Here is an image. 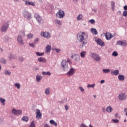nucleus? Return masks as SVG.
<instances>
[{
    "label": "nucleus",
    "instance_id": "nucleus-1",
    "mask_svg": "<svg viewBox=\"0 0 127 127\" xmlns=\"http://www.w3.org/2000/svg\"><path fill=\"white\" fill-rule=\"evenodd\" d=\"M19 34L20 35H18L17 37V42L19 44H20L21 45H24V42H23V40L21 37L25 36V34H24V31H21L20 32Z\"/></svg>",
    "mask_w": 127,
    "mask_h": 127
},
{
    "label": "nucleus",
    "instance_id": "nucleus-2",
    "mask_svg": "<svg viewBox=\"0 0 127 127\" xmlns=\"http://www.w3.org/2000/svg\"><path fill=\"white\" fill-rule=\"evenodd\" d=\"M86 35V34L84 32H80L77 35V38L78 41L79 42H83L84 40H86V38L85 37V36Z\"/></svg>",
    "mask_w": 127,
    "mask_h": 127
},
{
    "label": "nucleus",
    "instance_id": "nucleus-3",
    "mask_svg": "<svg viewBox=\"0 0 127 127\" xmlns=\"http://www.w3.org/2000/svg\"><path fill=\"white\" fill-rule=\"evenodd\" d=\"M90 57H91L92 58H93L95 61H97V62L101 61V57H100V56H99L98 54L96 53H92L90 55Z\"/></svg>",
    "mask_w": 127,
    "mask_h": 127
},
{
    "label": "nucleus",
    "instance_id": "nucleus-4",
    "mask_svg": "<svg viewBox=\"0 0 127 127\" xmlns=\"http://www.w3.org/2000/svg\"><path fill=\"white\" fill-rule=\"evenodd\" d=\"M61 65L64 69V71H66L68 69V64L65 60H63L61 63Z\"/></svg>",
    "mask_w": 127,
    "mask_h": 127
},
{
    "label": "nucleus",
    "instance_id": "nucleus-5",
    "mask_svg": "<svg viewBox=\"0 0 127 127\" xmlns=\"http://www.w3.org/2000/svg\"><path fill=\"white\" fill-rule=\"evenodd\" d=\"M8 28V23H4L1 28L2 32H5Z\"/></svg>",
    "mask_w": 127,
    "mask_h": 127
},
{
    "label": "nucleus",
    "instance_id": "nucleus-6",
    "mask_svg": "<svg viewBox=\"0 0 127 127\" xmlns=\"http://www.w3.org/2000/svg\"><path fill=\"white\" fill-rule=\"evenodd\" d=\"M41 36H43V37H44V38H50L51 36V35L48 33V32H41Z\"/></svg>",
    "mask_w": 127,
    "mask_h": 127
},
{
    "label": "nucleus",
    "instance_id": "nucleus-7",
    "mask_svg": "<svg viewBox=\"0 0 127 127\" xmlns=\"http://www.w3.org/2000/svg\"><path fill=\"white\" fill-rule=\"evenodd\" d=\"M12 114L15 116H20L22 114V111L21 110H16L15 109H13L12 110Z\"/></svg>",
    "mask_w": 127,
    "mask_h": 127
},
{
    "label": "nucleus",
    "instance_id": "nucleus-8",
    "mask_svg": "<svg viewBox=\"0 0 127 127\" xmlns=\"http://www.w3.org/2000/svg\"><path fill=\"white\" fill-rule=\"evenodd\" d=\"M117 45H121V46H127V41H118L117 42Z\"/></svg>",
    "mask_w": 127,
    "mask_h": 127
},
{
    "label": "nucleus",
    "instance_id": "nucleus-9",
    "mask_svg": "<svg viewBox=\"0 0 127 127\" xmlns=\"http://www.w3.org/2000/svg\"><path fill=\"white\" fill-rule=\"evenodd\" d=\"M57 16H65V13L62 10H59L56 14Z\"/></svg>",
    "mask_w": 127,
    "mask_h": 127
},
{
    "label": "nucleus",
    "instance_id": "nucleus-10",
    "mask_svg": "<svg viewBox=\"0 0 127 127\" xmlns=\"http://www.w3.org/2000/svg\"><path fill=\"white\" fill-rule=\"evenodd\" d=\"M36 118L38 119V120L41 119L42 114H41V113H40V110L37 109L36 110Z\"/></svg>",
    "mask_w": 127,
    "mask_h": 127
},
{
    "label": "nucleus",
    "instance_id": "nucleus-11",
    "mask_svg": "<svg viewBox=\"0 0 127 127\" xmlns=\"http://www.w3.org/2000/svg\"><path fill=\"white\" fill-rule=\"evenodd\" d=\"M74 74H75V69L72 67H71L70 70L67 73V76H72V75H74Z\"/></svg>",
    "mask_w": 127,
    "mask_h": 127
},
{
    "label": "nucleus",
    "instance_id": "nucleus-12",
    "mask_svg": "<svg viewBox=\"0 0 127 127\" xmlns=\"http://www.w3.org/2000/svg\"><path fill=\"white\" fill-rule=\"evenodd\" d=\"M119 100L123 101V100H125V99H127V96H126L125 93H121L119 95Z\"/></svg>",
    "mask_w": 127,
    "mask_h": 127
},
{
    "label": "nucleus",
    "instance_id": "nucleus-13",
    "mask_svg": "<svg viewBox=\"0 0 127 127\" xmlns=\"http://www.w3.org/2000/svg\"><path fill=\"white\" fill-rule=\"evenodd\" d=\"M105 36L107 40H110L113 38V36L110 33H106L105 34Z\"/></svg>",
    "mask_w": 127,
    "mask_h": 127
},
{
    "label": "nucleus",
    "instance_id": "nucleus-14",
    "mask_svg": "<svg viewBox=\"0 0 127 127\" xmlns=\"http://www.w3.org/2000/svg\"><path fill=\"white\" fill-rule=\"evenodd\" d=\"M96 42L97 44H98V45H100V46L103 47L105 45V43H104V42L102 41V40H101L100 39H98V40H97Z\"/></svg>",
    "mask_w": 127,
    "mask_h": 127
},
{
    "label": "nucleus",
    "instance_id": "nucleus-15",
    "mask_svg": "<svg viewBox=\"0 0 127 127\" xmlns=\"http://www.w3.org/2000/svg\"><path fill=\"white\" fill-rule=\"evenodd\" d=\"M51 46L50 45H48L46 47V52L47 53H49V52H50V51H51Z\"/></svg>",
    "mask_w": 127,
    "mask_h": 127
},
{
    "label": "nucleus",
    "instance_id": "nucleus-16",
    "mask_svg": "<svg viewBox=\"0 0 127 127\" xmlns=\"http://www.w3.org/2000/svg\"><path fill=\"white\" fill-rule=\"evenodd\" d=\"M120 72L119 71V70H111V75H119V73Z\"/></svg>",
    "mask_w": 127,
    "mask_h": 127
},
{
    "label": "nucleus",
    "instance_id": "nucleus-17",
    "mask_svg": "<svg viewBox=\"0 0 127 127\" xmlns=\"http://www.w3.org/2000/svg\"><path fill=\"white\" fill-rule=\"evenodd\" d=\"M38 61L39 62H43L44 63H46V59L45 58H39L38 59Z\"/></svg>",
    "mask_w": 127,
    "mask_h": 127
},
{
    "label": "nucleus",
    "instance_id": "nucleus-18",
    "mask_svg": "<svg viewBox=\"0 0 127 127\" xmlns=\"http://www.w3.org/2000/svg\"><path fill=\"white\" fill-rule=\"evenodd\" d=\"M107 113H112L113 112V108L111 106H108L106 108Z\"/></svg>",
    "mask_w": 127,
    "mask_h": 127
},
{
    "label": "nucleus",
    "instance_id": "nucleus-19",
    "mask_svg": "<svg viewBox=\"0 0 127 127\" xmlns=\"http://www.w3.org/2000/svg\"><path fill=\"white\" fill-rule=\"evenodd\" d=\"M23 15L24 16H30L31 15V13L27 11H24L23 12Z\"/></svg>",
    "mask_w": 127,
    "mask_h": 127
},
{
    "label": "nucleus",
    "instance_id": "nucleus-20",
    "mask_svg": "<svg viewBox=\"0 0 127 127\" xmlns=\"http://www.w3.org/2000/svg\"><path fill=\"white\" fill-rule=\"evenodd\" d=\"M25 4L29 5H32V6H35V4L33 2H28V1L25 2Z\"/></svg>",
    "mask_w": 127,
    "mask_h": 127
},
{
    "label": "nucleus",
    "instance_id": "nucleus-21",
    "mask_svg": "<svg viewBox=\"0 0 127 127\" xmlns=\"http://www.w3.org/2000/svg\"><path fill=\"white\" fill-rule=\"evenodd\" d=\"M91 31L92 33H93V34H95V35L98 34V31H97V30L95 28H91Z\"/></svg>",
    "mask_w": 127,
    "mask_h": 127
},
{
    "label": "nucleus",
    "instance_id": "nucleus-22",
    "mask_svg": "<svg viewBox=\"0 0 127 127\" xmlns=\"http://www.w3.org/2000/svg\"><path fill=\"white\" fill-rule=\"evenodd\" d=\"M50 123L51 124V125H53L55 127H57V123L55 121H54V120H50Z\"/></svg>",
    "mask_w": 127,
    "mask_h": 127
},
{
    "label": "nucleus",
    "instance_id": "nucleus-23",
    "mask_svg": "<svg viewBox=\"0 0 127 127\" xmlns=\"http://www.w3.org/2000/svg\"><path fill=\"white\" fill-rule=\"evenodd\" d=\"M86 53H87V52L86 51H82L81 53H80V56L81 58H85V56H86Z\"/></svg>",
    "mask_w": 127,
    "mask_h": 127
},
{
    "label": "nucleus",
    "instance_id": "nucleus-24",
    "mask_svg": "<svg viewBox=\"0 0 127 127\" xmlns=\"http://www.w3.org/2000/svg\"><path fill=\"white\" fill-rule=\"evenodd\" d=\"M118 79L120 81H124L125 80V76L123 75H119L118 76Z\"/></svg>",
    "mask_w": 127,
    "mask_h": 127
},
{
    "label": "nucleus",
    "instance_id": "nucleus-25",
    "mask_svg": "<svg viewBox=\"0 0 127 127\" xmlns=\"http://www.w3.org/2000/svg\"><path fill=\"white\" fill-rule=\"evenodd\" d=\"M0 101L3 106H4V105H5V99L0 98Z\"/></svg>",
    "mask_w": 127,
    "mask_h": 127
},
{
    "label": "nucleus",
    "instance_id": "nucleus-26",
    "mask_svg": "<svg viewBox=\"0 0 127 127\" xmlns=\"http://www.w3.org/2000/svg\"><path fill=\"white\" fill-rule=\"evenodd\" d=\"M45 93L46 95H49L50 94V88H48L46 89Z\"/></svg>",
    "mask_w": 127,
    "mask_h": 127
},
{
    "label": "nucleus",
    "instance_id": "nucleus-27",
    "mask_svg": "<svg viewBox=\"0 0 127 127\" xmlns=\"http://www.w3.org/2000/svg\"><path fill=\"white\" fill-rule=\"evenodd\" d=\"M86 44H87V41H83L82 44L79 46L80 48H83V47H84V45H86Z\"/></svg>",
    "mask_w": 127,
    "mask_h": 127
},
{
    "label": "nucleus",
    "instance_id": "nucleus-28",
    "mask_svg": "<svg viewBox=\"0 0 127 127\" xmlns=\"http://www.w3.org/2000/svg\"><path fill=\"white\" fill-rule=\"evenodd\" d=\"M42 74L43 75H48V76H50V75H51V73H50V72L49 71H48V72L43 71Z\"/></svg>",
    "mask_w": 127,
    "mask_h": 127
},
{
    "label": "nucleus",
    "instance_id": "nucleus-29",
    "mask_svg": "<svg viewBox=\"0 0 127 127\" xmlns=\"http://www.w3.org/2000/svg\"><path fill=\"white\" fill-rule=\"evenodd\" d=\"M37 21L39 23L41 22L42 21V19H41V17L40 16H37L36 18Z\"/></svg>",
    "mask_w": 127,
    "mask_h": 127
},
{
    "label": "nucleus",
    "instance_id": "nucleus-30",
    "mask_svg": "<svg viewBox=\"0 0 127 127\" xmlns=\"http://www.w3.org/2000/svg\"><path fill=\"white\" fill-rule=\"evenodd\" d=\"M22 120L24 122H28V118L26 116H24L22 118Z\"/></svg>",
    "mask_w": 127,
    "mask_h": 127
},
{
    "label": "nucleus",
    "instance_id": "nucleus-31",
    "mask_svg": "<svg viewBox=\"0 0 127 127\" xmlns=\"http://www.w3.org/2000/svg\"><path fill=\"white\" fill-rule=\"evenodd\" d=\"M41 79H42V76H40V75H38L36 76L37 82H39Z\"/></svg>",
    "mask_w": 127,
    "mask_h": 127
},
{
    "label": "nucleus",
    "instance_id": "nucleus-32",
    "mask_svg": "<svg viewBox=\"0 0 127 127\" xmlns=\"http://www.w3.org/2000/svg\"><path fill=\"white\" fill-rule=\"evenodd\" d=\"M103 71L104 72V73H110V72H111V70L109 69H103Z\"/></svg>",
    "mask_w": 127,
    "mask_h": 127
},
{
    "label": "nucleus",
    "instance_id": "nucleus-33",
    "mask_svg": "<svg viewBox=\"0 0 127 127\" xmlns=\"http://www.w3.org/2000/svg\"><path fill=\"white\" fill-rule=\"evenodd\" d=\"M29 127H35V123L34 121H33L31 122Z\"/></svg>",
    "mask_w": 127,
    "mask_h": 127
},
{
    "label": "nucleus",
    "instance_id": "nucleus-34",
    "mask_svg": "<svg viewBox=\"0 0 127 127\" xmlns=\"http://www.w3.org/2000/svg\"><path fill=\"white\" fill-rule=\"evenodd\" d=\"M112 122H113V123H114V124H118L120 122V121L117 119H113Z\"/></svg>",
    "mask_w": 127,
    "mask_h": 127
},
{
    "label": "nucleus",
    "instance_id": "nucleus-35",
    "mask_svg": "<svg viewBox=\"0 0 127 127\" xmlns=\"http://www.w3.org/2000/svg\"><path fill=\"white\" fill-rule=\"evenodd\" d=\"M112 10H115V2H112L111 3Z\"/></svg>",
    "mask_w": 127,
    "mask_h": 127
},
{
    "label": "nucleus",
    "instance_id": "nucleus-36",
    "mask_svg": "<svg viewBox=\"0 0 127 127\" xmlns=\"http://www.w3.org/2000/svg\"><path fill=\"white\" fill-rule=\"evenodd\" d=\"M36 54L37 56H43L44 55V53H40L39 52H36Z\"/></svg>",
    "mask_w": 127,
    "mask_h": 127
},
{
    "label": "nucleus",
    "instance_id": "nucleus-37",
    "mask_svg": "<svg viewBox=\"0 0 127 127\" xmlns=\"http://www.w3.org/2000/svg\"><path fill=\"white\" fill-rule=\"evenodd\" d=\"M95 84H88L87 85L88 88H94V87H95Z\"/></svg>",
    "mask_w": 127,
    "mask_h": 127
},
{
    "label": "nucleus",
    "instance_id": "nucleus-38",
    "mask_svg": "<svg viewBox=\"0 0 127 127\" xmlns=\"http://www.w3.org/2000/svg\"><path fill=\"white\" fill-rule=\"evenodd\" d=\"M15 86H16L17 89H20V84L19 83H15Z\"/></svg>",
    "mask_w": 127,
    "mask_h": 127
},
{
    "label": "nucleus",
    "instance_id": "nucleus-39",
    "mask_svg": "<svg viewBox=\"0 0 127 127\" xmlns=\"http://www.w3.org/2000/svg\"><path fill=\"white\" fill-rule=\"evenodd\" d=\"M27 38H29V39L32 38V37H33V35L31 34H29L27 35Z\"/></svg>",
    "mask_w": 127,
    "mask_h": 127
},
{
    "label": "nucleus",
    "instance_id": "nucleus-40",
    "mask_svg": "<svg viewBox=\"0 0 127 127\" xmlns=\"http://www.w3.org/2000/svg\"><path fill=\"white\" fill-rule=\"evenodd\" d=\"M113 56H115V57H117L118 56V54L117 52H114L112 54Z\"/></svg>",
    "mask_w": 127,
    "mask_h": 127
},
{
    "label": "nucleus",
    "instance_id": "nucleus-41",
    "mask_svg": "<svg viewBox=\"0 0 127 127\" xmlns=\"http://www.w3.org/2000/svg\"><path fill=\"white\" fill-rule=\"evenodd\" d=\"M123 16H127V10H125L123 12Z\"/></svg>",
    "mask_w": 127,
    "mask_h": 127
},
{
    "label": "nucleus",
    "instance_id": "nucleus-42",
    "mask_svg": "<svg viewBox=\"0 0 127 127\" xmlns=\"http://www.w3.org/2000/svg\"><path fill=\"white\" fill-rule=\"evenodd\" d=\"M89 22H90V23H91L92 24H94V23H95V20L91 19L89 21Z\"/></svg>",
    "mask_w": 127,
    "mask_h": 127
},
{
    "label": "nucleus",
    "instance_id": "nucleus-43",
    "mask_svg": "<svg viewBox=\"0 0 127 127\" xmlns=\"http://www.w3.org/2000/svg\"><path fill=\"white\" fill-rule=\"evenodd\" d=\"M0 62L3 63V64H5V63H6V61H5V60L2 59L1 60Z\"/></svg>",
    "mask_w": 127,
    "mask_h": 127
},
{
    "label": "nucleus",
    "instance_id": "nucleus-44",
    "mask_svg": "<svg viewBox=\"0 0 127 127\" xmlns=\"http://www.w3.org/2000/svg\"><path fill=\"white\" fill-rule=\"evenodd\" d=\"M79 89L80 91H81V92H84V91H85V89H84L83 88V87H81V86H80V87H79Z\"/></svg>",
    "mask_w": 127,
    "mask_h": 127
},
{
    "label": "nucleus",
    "instance_id": "nucleus-45",
    "mask_svg": "<svg viewBox=\"0 0 127 127\" xmlns=\"http://www.w3.org/2000/svg\"><path fill=\"white\" fill-rule=\"evenodd\" d=\"M4 74L5 75H10V72L7 71V70L5 71Z\"/></svg>",
    "mask_w": 127,
    "mask_h": 127
},
{
    "label": "nucleus",
    "instance_id": "nucleus-46",
    "mask_svg": "<svg viewBox=\"0 0 127 127\" xmlns=\"http://www.w3.org/2000/svg\"><path fill=\"white\" fill-rule=\"evenodd\" d=\"M116 119H121V117H119V114L118 113H117L116 114H115V116Z\"/></svg>",
    "mask_w": 127,
    "mask_h": 127
},
{
    "label": "nucleus",
    "instance_id": "nucleus-47",
    "mask_svg": "<svg viewBox=\"0 0 127 127\" xmlns=\"http://www.w3.org/2000/svg\"><path fill=\"white\" fill-rule=\"evenodd\" d=\"M56 24H61V22H60V21L58 20H56Z\"/></svg>",
    "mask_w": 127,
    "mask_h": 127
},
{
    "label": "nucleus",
    "instance_id": "nucleus-48",
    "mask_svg": "<svg viewBox=\"0 0 127 127\" xmlns=\"http://www.w3.org/2000/svg\"><path fill=\"white\" fill-rule=\"evenodd\" d=\"M29 46H30L31 47H34V46H35V45L34 44V43H30L29 44Z\"/></svg>",
    "mask_w": 127,
    "mask_h": 127
},
{
    "label": "nucleus",
    "instance_id": "nucleus-49",
    "mask_svg": "<svg viewBox=\"0 0 127 127\" xmlns=\"http://www.w3.org/2000/svg\"><path fill=\"white\" fill-rule=\"evenodd\" d=\"M80 127H88V126H87L86 125H85L84 124H82L80 125Z\"/></svg>",
    "mask_w": 127,
    "mask_h": 127
},
{
    "label": "nucleus",
    "instance_id": "nucleus-50",
    "mask_svg": "<svg viewBox=\"0 0 127 127\" xmlns=\"http://www.w3.org/2000/svg\"><path fill=\"white\" fill-rule=\"evenodd\" d=\"M66 62H68V63H69V64H72V62H71V61L69 59H67Z\"/></svg>",
    "mask_w": 127,
    "mask_h": 127
},
{
    "label": "nucleus",
    "instance_id": "nucleus-51",
    "mask_svg": "<svg viewBox=\"0 0 127 127\" xmlns=\"http://www.w3.org/2000/svg\"><path fill=\"white\" fill-rule=\"evenodd\" d=\"M64 108H65V111H67L68 109H69V108L68 107V106L67 105H65Z\"/></svg>",
    "mask_w": 127,
    "mask_h": 127
},
{
    "label": "nucleus",
    "instance_id": "nucleus-52",
    "mask_svg": "<svg viewBox=\"0 0 127 127\" xmlns=\"http://www.w3.org/2000/svg\"><path fill=\"white\" fill-rule=\"evenodd\" d=\"M77 20H81V19H82V17H81V16H78V17H77Z\"/></svg>",
    "mask_w": 127,
    "mask_h": 127
},
{
    "label": "nucleus",
    "instance_id": "nucleus-53",
    "mask_svg": "<svg viewBox=\"0 0 127 127\" xmlns=\"http://www.w3.org/2000/svg\"><path fill=\"white\" fill-rule=\"evenodd\" d=\"M19 60H20V61L22 62V61H23V60H24V59L22 57H21V58H19Z\"/></svg>",
    "mask_w": 127,
    "mask_h": 127
},
{
    "label": "nucleus",
    "instance_id": "nucleus-54",
    "mask_svg": "<svg viewBox=\"0 0 127 127\" xmlns=\"http://www.w3.org/2000/svg\"><path fill=\"white\" fill-rule=\"evenodd\" d=\"M124 112L126 113V116H127V108H125Z\"/></svg>",
    "mask_w": 127,
    "mask_h": 127
},
{
    "label": "nucleus",
    "instance_id": "nucleus-55",
    "mask_svg": "<svg viewBox=\"0 0 127 127\" xmlns=\"http://www.w3.org/2000/svg\"><path fill=\"white\" fill-rule=\"evenodd\" d=\"M55 51H56V52H57V53H59V52H60V49H56Z\"/></svg>",
    "mask_w": 127,
    "mask_h": 127
},
{
    "label": "nucleus",
    "instance_id": "nucleus-56",
    "mask_svg": "<svg viewBox=\"0 0 127 127\" xmlns=\"http://www.w3.org/2000/svg\"><path fill=\"white\" fill-rule=\"evenodd\" d=\"M124 8L125 10H127V5L124 6Z\"/></svg>",
    "mask_w": 127,
    "mask_h": 127
},
{
    "label": "nucleus",
    "instance_id": "nucleus-57",
    "mask_svg": "<svg viewBox=\"0 0 127 127\" xmlns=\"http://www.w3.org/2000/svg\"><path fill=\"white\" fill-rule=\"evenodd\" d=\"M102 111L104 113H106V111L107 110H106V109H105V108H102Z\"/></svg>",
    "mask_w": 127,
    "mask_h": 127
},
{
    "label": "nucleus",
    "instance_id": "nucleus-58",
    "mask_svg": "<svg viewBox=\"0 0 127 127\" xmlns=\"http://www.w3.org/2000/svg\"><path fill=\"white\" fill-rule=\"evenodd\" d=\"M100 83H101V84H104V83H105V80H102L100 81Z\"/></svg>",
    "mask_w": 127,
    "mask_h": 127
},
{
    "label": "nucleus",
    "instance_id": "nucleus-59",
    "mask_svg": "<svg viewBox=\"0 0 127 127\" xmlns=\"http://www.w3.org/2000/svg\"><path fill=\"white\" fill-rule=\"evenodd\" d=\"M118 15H121V13H122V12H121V11H119L118 12H117Z\"/></svg>",
    "mask_w": 127,
    "mask_h": 127
},
{
    "label": "nucleus",
    "instance_id": "nucleus-60",
    "mask_svg": "<svg viewBox=\"0 0 127 127\" xmlns=\"http://www.w3.org/2000/svg\"><path fill=\"white\" fill-rule=\"evenodd\" d=\"M35 41H36L37 42H38V41H39V39L37 38V39H36Z\"/></svg>",
    "mask_w": 127,
    "mask_h": 127
},
{
    "label": "nucleus",
    "instance_id": "nucleus-61",
    "mask_svg": "<svg viewBox=\"0 0 127 127\" xmlns=\"http://www.w3.org/2000/svg\"><path fill=\"white\" fill-rule=\"evenodd\" d=\"M92 10L94 11V12H96V11H97V9H93Z\"/></svg>",
    "mask_w": 127,
    "mask_h": 127
},
{
    "label": "nucleus",
    "instance_id": "nucleus-62",
    "mask_svg": "<svg viewBox=\"0 0 127 127\" xmlns=\"http://www.w3.org/2000/svg\"><path fill=\"white\" fill-rule=\"evenodd\" d=\"M35 16H39V14H35Z\"/></svg>",
    "mask_w": 127,
    "mask_h": 127
},
{
    "label": "nucleus",
    "instance_id": "nucleus-63",
    "mask_svg": "<svg viewBox=\"0 0 127 127\" xmlns=\"http://www.w3.org/2000/svg\"><path fill=\"white\" fill-rule=\"evenodd\" d=\"M0 50L1 52H2L3 51V50H2V49L1 48H0Z\"/></svg>",
    "mask_w": 127,
    "mask_h": 127
},
{
    "label": "nucleus",
    "instance_id": "nucleus-64",
    "mask_svg": "<svg viewBox=\"0 0 127 127\" xmlns=\"http://www.w3.org/2000/svg\"><path fill=\"white\" fill-rule=\"evenodd\" d=\"M73 1H74V2H76L78 1V0H73Z\"/></svg>",
    "mask_w": 127,
    "mask_h": 127
}]
</instances>
